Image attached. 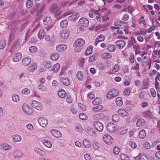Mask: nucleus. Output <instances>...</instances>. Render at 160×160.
<instances>
[{
    "instance_id": "e433bc0d",
    "label": "nucleus",
    "mask_w": 160,
    "mask_h": 160,
    "mask_svg": "<svg viewBox=\"0 0 160 160\" xmlns=\"http://www.w3.org/2000/svg\"><path fill=\"white\" fill-rule=\"evenodd\" d=\"M68 21L66 20H62L60 23V27L62 28H64L67 27L68 26Z\"/></svg>"
},
{
    "instance_id": "dca6fc26",
    "label": "nucleus",
    "mask_w": 160,
    "mask_h": 160,
    "mask_svg": "<svg viewBox=\"0 0 160 160\" xmlns=\"http://www.w3.org/2000/svg\"><path fill=\"white\" fill-rule=\"evenodd\" d=\"M87 133L88 135L93 137L97 136V134L92 128L90 127H88L86 129Z\"/></svg>"
},
{
    "instance_id": "20e7f679",
    "label": "nucleus",
    "mask_w": 160,
    "mask_h": 160,
    "mask_svg": "<svg viewBox=\"0 0 160 160\" xmlns=\"http://www.w3.org/2000/svg\"><path fill=\"white\" fill-rule=\"evenodd\" d=\"M31 105L32 107L38 110L41 111L42 110L43 108L41 104L38 101L35 100L32 101Z\"/></svg>"
},
{
    "instance_id": "cd10ccee",
    "label": "nucleus",
    "mask_w": 160,
    "mask_h": 160,
    "mask_svg": "<svg viewBox=\"0 0 160 160\" xmlns=\"http://www.w3.org/2000/svg\"><path fill=\"white\" fill-rule=\"evenodd\" d=\"M101 57L103 59H108L112 57V55L108 52H103L101 55Z\"/></svg>"
},
{
    "instance_id": "2eb2a0df",
    "label": "nucleus",
    "mask_w": 160,
    "mask_h": 160,
    "mask_svg": "<svg viewBox=\"0 0 160 160\" xmlns=\"http://www.w3.org/2000/svg\"><path fill=\"white\" fill-rule=\"evenodd\" d=\"M11 138L14 142H20L22 140L21 136L18 134H15L11 137Z\"/></svg>"
},
{
    "instance_id": "49530a36",
    "label": "nucleus",
    "mask_w": 160,
    "mask_h": 160,
    "mask_svg": "<svg viewBox=\"0 0 160 160\" xmlns=\"http://www.w3.org/2000/svg\"><path fill=\"white\" fill-rule=\"evenodd\" d=\"M12 99L13 102H18L20 100V98L18 95L13 94L12 96Z\"/></svg>"
},
{
    "instance_id": "c9c22d12",
    "label": "nucleus",
    "mask_w": 160,
    "mask_h": 160,
    "mask_svg": "<svg viewBox=\"0 0 160 160\" xmlns=\"http://www.w3.org/2000/svg\"><path fill=\"white\" fill-rule=\"evenodd\" d=\"M102 106L101 105H99L93 108L92 109V110L94 112H97L102 110Z\"/></svg>"
},
{
    "instance_id": "473e14b6",
    "label": "nucleus",
    "mask_w": 160,
    "mask_h": 160,
    "mask_svg": "<svg viewBox=\"0 0 160 160\" xmlns=\"http://www.w3.org/2000/svg\"><path fill=\"white\" fill-rule=\"evenodd\" d=\"M60 68V65L59 63H57L55 64L52 68V71L54 72H57L59 70Z\"/></svg>"
},
{
    "instance_id": "c85d7f7f",
    "label": "nucleus",
    "mask_w": 160,
    "mask_h": 160,
    "mask_svg": "<svg viewBox=\"0 0 160 160\" xmlns=\"http://www.w3.org/2000/svg\"><path fill=\"white\" fill-rule=\"evenodd\" d=\"M107 50L110 52H113L116 50L115 46L112 44H109L106 46Z\"/></svg>"
},
{
    "instance_id": "c03bdc74",
    "label": "nucleus",
    "mask_w": 160,
    "mask_h": 160,
    "mask_svg": "<svg viewBox=\"0 0 160 160\" xmlns=\"http://www.w3.org/2000/svg\"><path fill=\"white\" fill-rule=\"evenodd\" d=\"M101 102L100 98H96L92 102V103L94 105H98Z\"/></svg>"
},
{
    "instance_id": "423d86ee",
    "label": "nucleus",
    "mask_w": 160,
    "mask_h": 160,
    "mask_svg": "<svg viewBox=\"0 0 160 160\" xmlns=\"http://www.w3.org/2000/svg\"><path fill=\"white\" fill-rule=\"evenodd\" d=\"M39 125L42 127L45 128L48 125V119L44 118L41 117L38 120Z\"/></svg>"
},
{
    "instance_id": "f704fd0d",
    "label": "nucleus",
    "mask_w": 160,
    "mask_h": 160,
    "mask_svg": "<svg viewBox=\"0 0 160 160\" xmlns=\"http://www.w3.org/2000/svg\"><path fill=\"white\" fill-rule=\"evenodd\" d=\"M116 103L118 107L122 106L123 104L122 98L119 97L117 98L116 100Z\"/></svg>"
},
{
    "instance_id": "864d4df0",
    "label": "nucleus",
    "mask_w": 160,
    "mask_h": 160,
    "mask_svg": "<svg viewBox=\"0 0 160 160\" xmlns=\"http://www.w3.org/2000/svg\"><path fill=\"white\" fill-rule=\"evenodd\" d=\"M76 131L79 132H82L83 130V129L82 128L80 124L77 125L75 128Z\"/></svg>"
},
{
    "instance_id": "6ab92c4d",
    "label": "nucleus",
    "mask_w": 160,
    "mask_h": 160,
    "mask_svg": "<svg viewBox=\"0 0 160 160\" xmlns=\"http://www.w3.org/2000/svg\"><path fill=\"white\" fill-rule=\"evenodd\" d=\"M133 35L137 37L138 41L139 42H142L144 40L143 37L140 35L138 32H135L133 33Z\"/></svg>"
},
{
    "instance_id": "393cba45",
    "label": "nucleus",
    "mask_w": 160,
    "mask_h": 160,
    "mask_svg": "<svg viewBox=\"0 0 160 160\" xmlns=\"http://www.w3.org/2000/svg\"><path fill=\"white\" fill-rule=\"evenodd\" d=\"M145 121L142 118H138L136 123V126L137 127L141 126L145 123Z\"/></svg>"
},
{
    "instance_id": "9b49d317",
    "label": "nucleus",
    "mask_w": 160,
    "mask_h": 160,
    "mask_svg": "<svg viewBox=\"0 0 160 160\" xmlns=\"http://www.w3.org/2000/svg\"><path fill=\"white\" fill-rule=\"evenodd\" d=\"M50 134L55 138H60L62 136V134L56 129H52L50 131Z\"/></svg>"
},
{
    "instance_id": "f8f14e48",
    "label": "nucleus",
    "mask_w": 160,
    "mask_h": 160,
    "mask_svg": "<svg viewBox=\"0 0 160 160\" xmlns=\"http://www.w3.org/2000/svg\"><path fill=\"white\" fill-rule=\"evenodd\" d=\"M41 142L43 145L49 148H51L52 147V144L50 141L44 138H41Z\"/></svg>"
},
{
    "instance_id": "c756f323",
    "label": "nucleus",
    "mask_w": 160,
    "mask_h": 160,
    "mask_svg": "<svg viewBox=\"0 0 160 160\" xmlns=\"http://www.w3.org/2000/svg\"><path fill=\"white\" fill-rule=\"evenodd\" d=\"M21 43V41L20 39H18L13 44L12 46V49L15 50L18 48Z\"/></svg>"
},
{
    "instance_id": "ddd939ff",
    "label": "nucleus",
    "mask_w": 160,
    "mask_h": 160,
    "mask_svg": "<svg viewBox=\"0 0 160 160\" xmlns=\"http://www.w3.org/2000/svg\"><path fill=\"white\" fill-rule=\"evenodd\" d=\"M107 128L108 131L111 132H113L115 131L116 128L115 125L112 123H108L107 125Z\"/></svg>"
},
{
    "instance_id": "a878e982",
    "label": "nucleus",
    "mask_w": 160,
    "mask_h": 160,
    "mask_svg": "<svg viewBox=\"0 0 160 160\" xmlns=\"http://www.w3.org/2000/svg\"><path fill=\"white\" fill-rule=\"evenodd\" d=\"M118 113L121 117H125L127 116L128 113L122 109H119L118 111Z\"/></svg>"
},
{
    "instance_id": "4468645a",
    "label": "nucleus",
    "mask_w": 160,
    "mask_h": 160,
    "mask_svg": "<svg viewBox=\"0 0 160 160\" xmlns=\"http://www.w3.org/2000/svg\"><path fill=\"white\" fill-rule=\"evenodd\" d=\"M151 96L148 93L144 92H142L139 94V98L145 100H148L150 97Z\"/></svg>"
},
{
    "instance_id": "39448f33",
    "label": "nucleus",
    "mask_w": 160,
    "mask_h": 160,
    "mask_svg": "<svg viewBox=\"0 0 160 160\" xmlns=\"http://www.w3.org/2000/svg\"><path fill=\"white\" fill-rule=\"evenodd\" d=\"M33 151L34 153L39 156L45 157L46 156V152L40 148H34Z\"/></svg>"
},
{
    "instance_id": "6e6552de",
    "label": "nucleus",
    "mask_w": 160,
    "mask_h": 160,
    "mask_svg": "<svg viewBox=\"0 0 160 160\" xmlns=\"http://www.w3.org/2000/svg\"><path fill=\"white\" fill-rule=\"evenodd\" d=\"M60 37L62 39H67L70 34L69 32L67 29H63L60 32Z\"/></svg>"
},
{
    "instance_id": "09e8293b",
    "label": "nucleus",
    "mask_w": 160,
    "mask_h": 160,
    "mask_svg": "<svg viewBox=\"0 0 160 160\" xmlns=\"http://www.w3.org/2000/svg\"><path fill=\"white\" fill-rule=\"evenodd\" d=\"M28 130L30 131H32L34 129L33 126L31 123H29L25 126Z\"/></svg>"
},
{
    "instance_id": "4be33fe9",
    "label": "nucleus",
    "mask_w": 160,
    "mask_h": 160,
    "mask_svg": "<svg viewBox=\"0 0 160 160\" xmlns=\"http://www.w3.org/2000/svg\"><path fill=\"white\" fill-rule=\"evenodd\" d=\"M128 42V43L127 46L128 48L131 47L132 46L137 43V41L133 37H131L130 40H129Z\"/></svg>"
},
{
    "instance_id": "774afa93",
    "label": "nucleus",
    "mask_w": 160,
    "mask_h": 160,
    "mask_svg": "<svg viewBox=\"0 0 160 160\" xmlns=\"http://www.w3.org/2000/svg\"><path fill=\"white\" fill-rule=\"evenodd\" d=\"M120 150L118 147H115L113 149V153L115 155H118L119 152Z\"/></svg>"
},
{
    "instance_id": "1a4fd4ad",
    "label": "nucleus",
    "mask_w": 160,
    "mask_h": 160,
    "mask_svg": "<svg viewBox=\"0 0 160 160\" xmlns=\"http://www.w3.org/2000/svg\"><path fill=\"white\" fill-rule=\"evenodd\" d=\"M78 24L82 27H86L88 25L89 21L86 18H81L79 20Z\"/></svg>"
},
{
    "instance_id": "4c0bfd02",
    "label": "nucleus",
    "mask_w": 160,
    "mask_h": 160,
    "mask_svg": "<svg viewBox=\"0 0 160 160\" xmlns=\"http://www.w3.org/2000/svg\"><path fill=\"white\" fill-rule=\"evenodd\" d=\"M59 56L58 54L54 53L52 54L51 56V58L53 61H56L59 58Z\"/></svg>"
},
{
    "instance_id": "79ce46f5",
    "label": "nucleus",
    "mask_w": 160,
    "mask_h": 160,
    "mask_svg": "<svg viewBox=\"0 0 160 160\" xmlns=\"http://www.w3.org/2000/svg\"><path fill=\"white\" fill-rule=\"evenodd\" d=\"M143 115L148 118H152V113L149 110L144 112L143 113Z\"/></svg>"
},
{
    "instance_id": "de8ad7c7",
    "label": "nucleus",
    "mask_w": 160,
    "mask_h": 160,
    "mask_svg": "<svg viewBox=\"0 0 160 160\" xmlns=\"http://www.w3.org/2000/svg\"><path fill=\"white\" fill-rule=\"evenodd\" d=\"M62 83L66 86H68L70 84V82L69 80L66 78H63L62 79Z\"/></svg>"
},
{
    "instance_id": "13d9d810",
    "label": "nucleus",
    "mask_w": 160,
    "mask_h": 160,
    "mask_svg": "<svg viewBox=\"0 0 160 160\" xmlns=\"http://www.w3.org/2000/svg\"><path fill=\"white\" fill-rule=\"evenodd\" d=\"M2 147V149L3 150H9L12 148V147L9 145H6L3 144Z\"/></svg>"
},
{
    "instance_id": "69168bd1",
    "label": "nucleus",
    "mask_w": 160,
    "mask_h": 160,
    "mask_svg": "<svg viewBox=\"0 0 160 160\" xmlns=\"http://www.w3.org/2000/svg\"><path fill=\"white\" fill-rule=\"evenodd\" d=\"M128 145L132 148H136L137 145L136 143L133 141H130L128 142Z\"/></svg>"
},
{
    "instance_id": "bf43d9fd",
    "label": "nucleus",
    "mask_w": 160,
    "mask_h": 160,
    "mask_svg": "<svg viewBox=\"0 0 160 160\" xmlns=\"http://www.w3.org/2000/svg\"><path fill=\"white\" fill-rule=\"evenodd\" d=\"M77 77L79 80H82L83 77L82 72L81 71H78L77 73Z\"/></svg>"
},
{
    "instance_id": "680f3d73",
    "label": "nucleus",
    "mask_w": 160,
    "mask_h": 160,
    "mask_svg": "<svg viewBox=\"0 0 160 160\" xmlns=\"http://www.w3.org/2000/svg\"><path fill=\"white\" fill-rule=\"evenodd\" d=\"M112 119L113 122H117L119 121V117L117 115H114L112 116Z\"/></svg>"
},
{
    "instance_id": "f257e3e1",
    "label": "nucleus",
    "mask_w": 160,
    "mask_h": 160,
    "mask_svg": "<svg viewBox=\"0 0 160 160\" xmlns=\"http://www.w3.org/2000/svg\"><path fill=\"white\" fill-rule=\"evenodd\" d=\"M85 43L84 40L82 38L77 39L73 44V46L75 48V51L76 52L81 51L82 49V47Z\"/></svg>"
},
{
    "instance_id": "e2e57ef3",
    "label": "nucleus",
    "mask_w": 160,
    "mask_h": 160,
    "mask_svg": "<svg viewBox=\"0 0 160 160\" xmlns=\"http://www.w3.org/2000/svg\"><path fill=\"white\" fill-rule=\"evenodd\" d=\"M30 92V90L29 89L27 88L23 89L22 91V93L23 94H28Z\"/></svg>"
},
{
    "instance_id": "58836bf2",
    "label": "nucleus",
    "mask_w": 160,
    "mask_h": 160,
    "mask_svg": "<svg viewBox=\"0 0 160 160\" xmlns=\"http://www.w3.org/2000/svg\"><path fill=\"white\" fill-rule=\"evenodd\" d=\"M39 19L38 18H37L35 19L33 22V26L34 27L35 30L37 29V28L39 27L40 26V24L39 23Z\"/></svg>"
},
{
    "instance_id": "3c124183",
    "label": "nucleus",
    "mask_w": 160,
    "mask_h": 160,
    "mask_svg": "<svg viewBox=\"0 0 160 160\" xmlns=\"http://www.w3.org/2000/svg\"><path fill=\"white\" fill-rule=\"evenodd\" d=\"M6 41L5 40L3 39L0 41V49H3L6 45Z\"/></svg>"
},
{
    "instance_id": "412c9836",
    "label": "nucleus",
    "mask_w": 160,
    "mask_h": 160,
    "mask_svg": "<svg viewBox=\"0 0 160 160\" xmlns=\"http://www.w3.org/2000/svg\"><path fill=\"white\" fill-rule=\"evenodd\" d=\"M60 8L57 4H53L50 8V11L52 13H54L55 12L59 11Z\"/></svg>"
},
{
    "instance_id": "0e129e2a",
    "label": "nucleus",
    "mask_w": 160,
    "mask_h": 160,
    "mask_svg": "<svg viewBox=\"0 0 160 160\" xmlns=\"http://www.w3.org/2000/svg\"><path fill=\"white\" fill-rule=\"evenodd\" d=\"M112 91H110L108 92L107 95V98L108 99H111L112 98H114L113 94H112Z\"/></svg>"
},
{
    "instance_id": "5701e85b",
    "label": "nucleus",
    "mask_w": 160,
    "mask_h": 160,
    "mask_svg": "<svg viewBox=\"0 0 160 160\" xmlns=\"http://www.w3.org/2000/svg\"><path fill=\"white\" fill-rule=\"evenodd\" d=\"M43 23L45 25H50L52 22V19L50 17H44L43 18Z\"/></svg>"
},
{
    "instance_id": "9d476101",
    "label": "nucleus",
    "mask_w": 160,
    "mask_h": 160,
    "mask_svg": "<svg viewBox=\"0 0 160 160\" xmlns=\"http://www.w3.org/2000/svg\"><path fill=\"white\" fill-rule=\"evenodd\" d=\"M67 48V45L65 44H60L56 47V50L59 52H64Z\"/></svg>"
},
{
    "instance_id": "5fc2aeb1",
    "label": "nucleus",
    "mask_w": 160,
    "mask_h": 160,
    "mask_svg": "<svg viewBox=\"0 0 160 160\" xmlns=\"http://www.w3.org/2000/svg\"><path fill=\"white\" fill-rule=\"evenodd\" d=\"M29 50L32 53L36 52L38 51V48L35 46H32L29 48Z\"/></svg>"
},
{
    "instance_id": "ea45409f",
    "label": "nucleus",
    "mask_w": 160,
    "mask_h": 160,
    "mask_svg": "<svg viewBox=\"0 0 160 160\" xmlns=\"http://www.w3.org/2000/svg\"><path fill=\"white\" fill-rule=\"evenodd\" d=\"M83 144L86 148H88L90 146V144L89 141L87 139H84L83 141Z\"/></svg>"
},
{
    "instance_id": "72a5a7b5",
    "label": "nucleus",
    "mask_w": 160,
    "mask_h": 160,
    "mask_svg": "<svg viewBox=\"0 0 160 160\" xmlns=\"http://www.w3.org/2000/svg\"><path fill=\"white\" fill-rule=\"evenodd\" d=\"M58 95L61 98H63L66 96V92L62 89L59 90L58 92Z\"/></svg>"
},
{
    "instance_id": "4d7b16f0",
    "label": "nucleus",
    "mask_w": 160,
    "mask_h": 160,
    "mask_svg": "<svg viewBox=\"0 0 160 160\" xmlns=\"http://www.w3.org/2000/svg\"><path fill=\"white\" fill-rule=\"evenodd\" d=\"M120 157L121 160H129V157L126 155L121 154L120 155Z\"/></svg>"
},
{
    "instance_id": "2f4dec72",
    "label": "nucleus",
    "mask_w": 160,
    "mask_h": 160,
    "mask_svg": "<svg viewBox=\"0 0 160 160\" xmlns=\"http://www.w3.org/2000/svg\"><path fill=\"white\" fill-rule=\"evenodd\" d=\"M45 35L44 30L42 29H41L38 33V37L40 39H42L44 37Z\"/></svg>"
},
{
    "instance_id": "7ed1b4c3",
    "label": "nucleus",
    "mask_w": 160,
    "mask_h": 160,
    "mask_svg": "<svg viewBox=\"0 0 160 160\" xmlns=\"http://www.w3.org/2000/svg\"><path fill=\"white\" fill-rule=\"evenodd\" d=\"M94 126L96 130L99 132H101L103 129V126L102 123L99 121H94Z\"/></svg>"
},
{
    "instance_id": "a19ab883",
    "label": "nucleus",
    "mask_w": 160,
    "mask_h": 160,
    "mask_svg": "<svg viewBox=\"0 0 160 160\" xmlns=\"http://www.w3.org/2000/svg\"><path fill=\"white\" fill-rule=\"evenodd\" d=\"M38 88L40 90L43 91H47L48 88L44 85L40 84L38 86Z\"/></svg>"
},
{
    "instance_id": "b1692460",
    "label": "nucleus",
    "mask_w": 160,
    "mask_h": 160,
    "mask_svg": "<svg viewBox=\"0 0 160 160\" xmlns=\"http://www.w3.org/2000/svg\"><path fill=\"white\" fill-rule=\"evenodd\" d=\"M79 17V14L77 12H75L73 13L72 15L68 17V19L71 21H74L77 18H78Z\"/></svg>"
},
{
    "instance_id": "37998d69",
    "label": "nucleus",
    "mask_w": 160,
    "mask_h": 160,
    "mask_svg": "<svg viewBox=\"0 0 160 160\" xmlns=\"http://www.w3.org/2000/svg\"><path fill=\"white\" fill-rule=\"evenodd\" d=\"M144 17L142 16L138 20V22L140 25L142 27H144L145 25V21L143 19Z\"/></svg>"
},
{
    "instance_id": "338daca9",
    "label": "nucleus",
    "mask_w": 160,
    "mask_h": 160,
    "mask_svg": "<svg viewBox=\"0 0 160 160\" xmlns=\"http://www.w3.org/2000/svg\"><path fill=\"white\" fill-rule=\"evenodd\" d=\"M120 133L121 134L126 133L127 131V129L124 127H122L120 129Z\"/></svg>"
},
{
    "instance_id": "f3484780",
    "label": "nucleus",
    "mask_w": 160,
    "mask_h": 160,
    "mask_svg": "<svg viewBox=\"0 0 160 160\" xmlns=\"http://www.w3.org/2000/svg\"><path fill=\"white\" fill-rule=\"evenodd\" d=\"M31 61V59L28 57H27L22 59V65L24 66H27L30 63Z\"/></svg>"
},
{
    "instance_id": "052dcab7",
    "label": "nucleus",
    "mask_w": 160,
    "mask_h": 160,
    "mask_svg": "<svg viewBox=\"0 0 160 160\" xmlns=\"http://www.w3.org/2000/svg\"><path fill=\"white\" fill-rule=\"evenodd\" d=\"M44 66L46 68H50L52 65L51 63L48 61H46L43 62Z\"/></svg>"
},
{
    "instance_id": "bb28decb",
    "label": "nucleus",
    "mask_w": 160,
    "mask_h": 160,
    "mask_svg": "<svg viewBox=\"0 0 160 160\" xmlns=\"http://www.w3.org/2000/svg\"><path fill=\"white\" fill-rule=\"evenodd\" d=\"M22 54L20 53H16L13 58V61L15 62L18 61L21 58Z\"/></svg>"
},
{
    "instance_id": "6e6d98bb",
    "label": "nucleus",
    "mask_w": 160,
    "mask_h": 160,
    "mask_svg": "<svg viewBox=\"0 0 160 160\" xmlns=\"http://www.w3.org/2000/svg\"><path fill=\"white\" fill-rule=\"evenodd\" d=\"M37 67V64L36 63L32 64L31 65L30 67L29 68V70L31 71H33L36 69Z\"/></svg>"
},
{
    "instance_id": "0eeeda50",
    "label": "nucleus",
    "mask_w": 160,
    "mask_h": 160,
    "mask_svg": "<svg viewBox=\"0 0 160 160\" xmlns=\"http://www.w3.org/2000/svg\"><path fill=\"white\" fill-rule=\"evenodd\" d=\"M104 142L107 144L111 145L113 142L112 138L109 135H105L103 137Z\"/></svg>"
},
{
    "instance_id": "7c9ffc66",
    "label": "nucleus",
    "mask_w": 160,
    "mask_h": 160,
    "mask_svg": "<svg viewBox=\"0 0 160 160\" xmlns=\"http://www.w3.org/2000/svg\"><path fill=\"white\" fill-rule=\"evenodd\" d=\"M93 51V49L92 47L91 46H90L88 47L85 51L84 53L85 55L86 56H88L92 53Z\"/></svg>"
},
{
    "instance_id": "aec40b11",
    "label": "nucleus",
    "mask_w": 160,
    "mask_h": 160,
    "mask_svg": "<svg viewBox=\"0 0 160 160\" xmlns=\"http://www.w3.org/2000/svg\"><path fill=\"white\" fill-rule=\"evenodd\" d=\"M116 44L119 48L122 49L125 46L126 43L125 41L122 40H119L116 42Z\"/></svg>"
},
{
    "instance_id": "603ef678",
    "label": "nucleus",
    "mask_w": 160,
    "mask_h": 160,
    "mask_svg": "<svg viewBox=\"0 0 160 160\" xmlns=\"http://www.w3.org/2000/svg\"><path fill=\"white\" fill-rule=\"evenodd\" d=\"M96 39L97 40H98L99 42H100L103 41L105 40V38L103 35L101 34L97 37Z\"/></svg>"
},
{
    "instance_id": "f03ea898",
    "label": "nucleus",
    "mask_w": 160,
    "mask_h": 160,
    "mask_svg": "<svg viewBox=\"0 0 160 160\" xmlns=\"http://www.w3.org/2000/svg\"><path fill=\"white\" fill-rule=\"evenodd\" d=\"M22 109L25 113L28 115H31L32 113V108L28 104L25 103L22 106Z\"/></svg>"
},
{
    "instance_id": "8fccbe9b",
    "label": "nucleus",
    "mask_w": 160,
    "mask_h": 160,
    "mask_svg": "<svg viewBox=\"0 0 160 160\" xmlns=\"http://www.w3.org/2000/svg\"><path fill=\"white\" fill-rule=\"evenodd\" d=\"M97 58V55L95 54H93L88 59V62H92L95 61Z\"/></svg>"
},
{
    "instance_id": "a18cd8bd",
    "label": "nucleus",
    "mask_w": 160,
    "mask_h": 160,
    "mask_svg": "<svg viewBox=\"0 0 160 160\" xmlns=\"http://www.w3.org/2000/svg\"><path fill=\"white\" fill-rule=\"evenodd\" d=\"M146 133L145 130H143L141 131L139 134V137L141 139L144 138L146 136Z\"/></svg>"
},
{
    "instance_id": "a211bd4d",
    "label": "nucleus",
    "mask_w": 160,
    "mask_h": 160,
    "mask_svg": "<svg viewBox=\"0 0 160 160\" xmlns=\"http://www.w3.org/2000/svg\"><path fill=\"white\" fill-rule=\"evenodd\" d=\"M13 155L14 158H19L23 156L22 152L19 150L16 149L13 152Z\"/></svg>"
}]
</instances>
